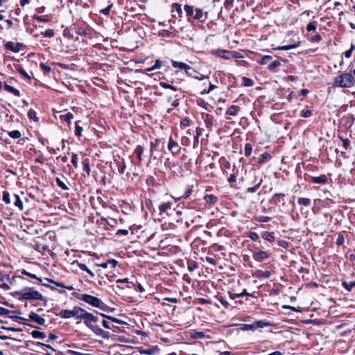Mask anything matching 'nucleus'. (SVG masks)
Wrapping results in <instances>:
<instances>
[{
	"label": "nucleus",
	"mask_w": 355,
	"mask_h": 355,
	"mask_svg": "<svg viewBox=\"0 0 355 355\" xmlns=\"http://www.w3.org/2000/svg\"><path fill=\"white\" fill-rule=\"evenodd\" d=\"M354 83V76L349 73H342L334 79V85L340 87H351Z\"/></svg>",
	"instance_id": "1"
},
{
	"label": "nucleus",
	"mask_w": 355,
	"mask_h": 355,
	"mask_svg": "<svg viewBox=\"0 0 355 355\" xmlns=\"http://www.w3.org/2000/svg\"><path fill=\"white\" fill-rule=\"evenodd\" d=\"M80 299L94 307L101 308L103 305V302L100 299L88 294L82 295Z\"/></svg>",
	"instance_id": "2"
},
{
	"label": "nucleus",
	"mask_w": 355,
	"mask_h": 355,
	"mask_svg": "<svg viewBox=\"0 0 355 355\" xmlns=\"http://www.w3.org/2000/svg\"><path fill=\"white\" fill-rule=\"evenodd\" d=\"M21 297L24 300H41L42 295L39 292L30 289L28 291L24 292Z\"/></svg>",
	"instance_id": "3"
},
{
	"label": "nucleus",
	"mask_w": 355,
	"mask_h": 355,
	"mask_svg": "<svg viewBox=\"0 0 355 355\" xmlns=\"http://www.w3.org/2000/svg\"><path fill=\"white\" fill-rule=\"evenodd\" d=\"M84 320L85 324L90 329L91 327H94V325L92 324V322H96L98 321V317L96 315H94L92 313H87L86 311H85L84 316L83 318Z\"/></svg>",
	"instance_id": "4"
},
{
	"label": "nucleus",
	"mask_w": 355,
	"mask_h": 355,
	"mask_svg": "<svg viewBox=\"0 0 355 355\" xmlns=\"http://www.w3.org/2000/svg\"><path fill=\"white\" fill-rule=\"evenodd\" d=\"M172 64L173 67L175 68H180L181 69H184L186 71V73L189 76H192V71L195 72V71L192 70L191 67L187 64L186 63L173 61Z\"/></svg>",
	"instance_id": "5"
},
{
	"label": "nucleus",
	"mask_w": 355,
	"mask_h": 355,
	"mask_svg": "<svg viewBox=\"0 0 355 355\" xmlns=\"http://www.w3.org/2000/svg\"><path fill=\"white\" fill-rule=\"evenodd\" d=\"M85 310L80 308H74L72 311H68V318H74L83 319Z\"/></svg>",
	"instance_id": "6"
},
{
	"label": "nucleus",
	"mask_w": 355,
	"mask_h": 355,
	"mask_svg": "<svg viewBox=\"0 0 355 355\" xmlns=\"http://www.w3.org/2000/svg\"><path fill=\"white\" fill-rule=\"evenodd\" d=\"M168 148L169 150L172 152L173 155H177L180 151V147L178 145V144L176 141H173L171 138H170L169 139Z\"/></svg>",
	"instance_id": "7"
},
{
	"label": "nucleus",
	"mask_w": 355,
	"mask_h": 355,
	"mask_svg": "<svg viewBox=\"0 0 355 355\" xmlns=\"http://www.w3.org/2000/svg\"><path fill=\"white\" fill-rule=\"evenodd\" d=\"M29 318L31 320L37 322L38 324L42 325L45 323V320L34 312H31Z\"/></svg>",
	"instance_id": "8"
},
{
	"label": "nucleus",
	"mask_w": 355,
	"mask_h": 355,
	"mask_svg": "<svg viewBox=\"0 0 355 355\" xmlns=\"http://www.w3.org/2000/svg\"><path fill=\"white\" fill-rule=\"evenodd\" d=\"M96 335L101 336L103 338H108V334L103 331L102 329L97 326L91 327L90 328Z\"/></svg>",
	"instance_id": "9"
},
{
	"label": "nucleus",
	"mask_w": 355,
	"mask_h": 355,
	"mask_svg": "<svg viewBox=\"0 0 355 355\" xmlns=\"http://www.w3.org/2000/svg\"><path fill=\"white\" fill-rule=\"evenodd\" d=\"M21 46H22L21 44L17 43L16 44H14L12 42H8L6 45V46L8 49H10L12 51L15 52V53L20 51V50L21 49Z\"/></svg>",
	"instance_id": "10"
},
{
	"label": "nucleus",
	"mask_w": 355,
	"mask_h": 355,
	"mask_svg": "<svg viewBox=\"0 0 355 355\" xmlns=\"http://www.w3.org/2000/svg\"><path fill=\"white\" fill-rule=\"evenodd\" d=\"M216 54L225 59H230L232 56V52L227 50H218L216 52Z\"/></svg>",
	"instance_id": "11"
},
{
	"label": "nucleus",
	"mask_w": 355,
	"mask_h": 355,
	"mask_svg": "<svg viewBox=\"0 0 355 355\" xmlns=\"http://www.w3.org/2000/svg\"><path fill=\"white\" fill-rule=\"evenodd\" d=\"M253 257L255 260L261 261L268 258V254L264 251H259L254 253Z\"/></svg>",
	"instance_id": "12"
},
{
	"label": "nucleus",
	"mask_w": 355,
	"mask_h": 355,
	"mask_svg": "<svg viewBox=\"0 0 355 355\" xmlns=\"http://www.w3.org/2000/svg\"><path fill=\"white\" fill-rule=\"evenodd\" d=\"M3 88L6 91L13 94L16 96H20V92L19 90H17L15 88H14L13 87L8 85L7 83H4Z\"/></svg>",
	"instance_id": "13"
},
{
	"label": "nucleus",
	"mask_w": 355,
	"mask_h": 355,
	"mask_svg": "<svg viewBox=\"0 0 355 355\" xmlns=\"http://www.w3.org/2000/svg\"><path fill=\"white\" fill-rule=\"evenodd\" d=\"M327 178L325 175H321L319 177H313L312 182L317 184H324L327 182Z\"/></svg>",
	"instance_id": "14"
},
{
	"label": "nucleus",
	"mask_w": 355,
	"mask_h": 355,
	"mask_svg": "<svg viewBox=\"0 0 355 355\" xmlns=\"http://www.w3.org/2000/svg\"><path fill=\"white\" fill-rule=\"evenodd\" d=\"M117 263L118 262L114 259H110V260L107 261L106 262L101 263L99 265V266H101L103 268H107L109 265H112V267L114 268L117 265Z\"/></svg>",
	"instance_id": "15"
},
{
	"label": "nucleus",
	"mask_w": 355,
	"mask_h": 355,
	"mask_svg": "<svg viewBox=\"0 0 355 355\" xmlns=\"http://www.w3.org/2000/svg\"><path fill=\"white\" fill-rule=\"evenodd\" d=\"M161 67H162V62H161V60H157L155 61V64L153 66H152L151 67L147 68L145 70L147 72H150V71H154L155 69H158Z\"/></svg>",
	"instance_id": "16"
},
{
	"label": "nucleus",
	"mask_w": 355,
	"mask_h": 355,
	"mask_svg": "<svg viewBox=\"0 0 355 355\" xmlns=\"http://www.w3.org/2000/svg\"><path fill=\"white\" fill-rule=\"evenodd\" d=\"M270 323L264 320H258L254 322V327L256 328H263L264 327L269 326Z\"/></svg>",
	"instance_id": "17"
},
{
	"label": "nucleus",
	"mask_w": 355,
	"mask_h": 355,
	"mask_svg": "<svg viewBox=\"0 0 355 355\" xmlns=\"http://www.w3.org/2000/svg\"><path fill=\"white\" fill-rule=\"evenodd\" d=\"M299 43L300 42L295 43V44H291V45L279 46V47L277 48V49L282 50V51H288V50H290V49H292L297 48L299 46Z\"/></svg>",
	"instance_id": "18"
},
{
	"label": "nucleus",
	"mask_w": 355,
	"mask_h": 355,
	"mask_svg": "<svg viewBox=\"0 0 355 355\" xmlns=\"http://www.w3.org/2000/svg\"><path fill=\"white\" fill-rule=\"evenodd\" d=\"M144 148L141 146H137L135 150V153L136 154L139 162L141 161V155L143 154Z\"/></svg>",
	"instance_id": "19"
},
{
	"label": "nucleus",
	"mask_w": 355,
	"mask_h": 355,
	"mask_svg": "<svg viewBox=\"0 0 355 355\" xmlns=\"http://www.w3.org/2000/svg\"><path fill=\"white\" fill-rule=\"evenodd\" d=\"M31 335L35 338H44L46 337V335L44 333L39 331H33L31 333Z\"/></svg>",
	"instance_id": "20"
},
{
	"label": "nucleus",
	"mask_w": 355,
	"mask_h": 355,
	"mask_svg": "<svg viewBox=\"0 0 355 355\" xmlns=\"http://www.w3.org/2000/svg\"><path fill=\"white\" fill-rule=\"evenodd\" d=\"M238 110H239V107L237 106L232 105L227 110V114H230V115L234 116V115H236L237 114Z\"/></svg>",
	"instance_id": "21"
},
{
	"label": "nucleus",
	"mask_w": 355,
	"mask_h": 355,
	"mask_svg": "<svg viewBox=\"0 0 355 355\" xmlns=\"http://www.w3.org/2000/svg\"><path fill=\"white\" fill-rule=\"evenodd\" d=\"M80 267V263L77 261H73L70 265V270L73 272H78Z\"/></svg>",
	"instance_id": "22"
},
{
	"label": "nucleus",
	"mask_w": 355,
	"mask_h": 355,
	"mask_svg": "<svg viewBox=\"0 0 355 355\" xmlns=\"http://www.w3.org/2000/svg\"><path fill=\"white\" fill-rule=\"evenodd\" d=\"M171 208L170 202L162 203L159 205V209L161 212H166L168 209Z\"/></svg>",
	"instance_id": "23"
},
{
	"label": "nucleus",
	"mask_w": 355,
	"mask_h": 355,
	"mask_svg": "<svg viewBox=\"0 0 355 355\" xmlns=\"http://www.w3.org/2000/svg\"><path fill=\"white\" fill-rule=\"evenodd\" d=\"M14 197L15 198V206L18 207L20 210H22L24 208L23 203L21 202L19 196L18 195L15 194Z\"/></svg>",
	"instance_id": "24"
},
{
	"label": "nucleus",
	"mask_w": 355,
	"mask_h": 355,
	"mask_svg": "<svg viewBox=\"0 0 355 355\" xmlns=\"http://www.w3.org/2000/svg\"><path fill=\"white\" fill-rule=\"evenodd\" d=\"M343 286L349 291H352V288L355 286V282H343Z\"/></svg>",
	"instance_id": "25"
},
{
	"label": "nucleus",
	"mask_w": 355,
	"mask_h": 355,
	"mask_svg": "<svg viewBox=\"0 0 355 355\" xmlns=\"http://www.w3.org/2000/svg\"><path fill=\"white\" fill-rule=\"evenodd\" d=\"M254 82L250 78L243 77L242 78V84L245 87L252 86L253 85Z\"/></svg>",
	"instance_id": "26"
},
{
	"label": "nucleus",
	"mask_w": 355,
	"mask_h": 355,
	"mask_svg": "<svg viewBox=\"0 0 355 355\" xmlns=\"http://www.w3.org/2000/svg\"><path fill=\"white\" fill-rule=\"evenodd\" d=\"M80 121H77L75 124V133L77 136H80L82 131H83V127L80 124Z\"/></svg>",
	"instance_id": "27"
},
{
	"label": "nucleus",
	"mask_w": 355,
	"mask_h": 355,
	"mask_svg": "<svg viewBox=\"0 0 355 355\" xmlns=\"http://www.w3.org/2000/svg\"><path fill=\"white\" fill-rule=\"evenodd\" d=\"M8 135L13 139H19L21 136V132L19 130L10 131Z\"/></svg>",
	"instance_id": "28"
},
{
	"label": "nucleus",
	"mask_w": 355,
	"mask_h": 355,
	"mask_svg": "<svg viewBox=\"0 0 355 355\" xmlns=\"http://www.w3.org/2000/svg\"><path fill=\"white\" fill-rule=\"evenodd\" d=\"M272 60L270 55H263L261 59L258 62L260 64H266L268 61Z\"/></svg>",
	"instance_id": "29"
},
{
	"label": "nucleus",
	"mask_w": 355,
	"mask_h": 355,
	"mask_svg": "<svg viewBox=\"0 0 355 355\" xmlns=\"http://www.w3.org/2000/svg\"><path fill=\"white\" fill-rule=\"evenodd\" d=\"M101 315L103 317L106 318L107 319L110 320H112V322H116V323H118V324H123V321H121V320L117 319V318H114V317H112V316L105 315V314H103V313H102V314H101Z\"/></svg>",
	"instance_id": "30"
},
{
	"label": "nucleus",
	"mask_w": 355,
	"mask_h": 355,
	"mask_svg": "<svg viewBox=\"0 0 355 355\" xmlns=\"http://www.w3.org/2000/svg\"><path fill=\"white\" fill-rule=\"evenodd\" d=\"M263 237L269 241H273L275 240V236L272 233L265 232L263 235Z\"/></svg>",
	"instance_id": "31"
},
{
	"label": "nucleus",
	"mask_w": 355,
	"mask_h": 355,
	"mask_svg": "<svg viewBox=\"0 0 355 355\" xmlns=\"http://www.w3.org/2000/svg\"><path fill=\"white\" fill-rule=\"evenodd\" d=\"M281 63L279 61H274L268 66V69L270 71H272L274 69L279 67Z\"/></svg>",
	"instance_id": "32"
},
{
	"label": "nucleus",
	"mask_w": 355,
	"mask_h": 355,
	"mask_svg": "<svg viewBox=\"0 0 355 355\" xmlns=\"http://www.w3.org/2000/svg\"><path fill=\"white\" fill-rule=\"evenodd\" d=\"M270 157V156L268 154V153H264V154H262L260 157V158L259 159V164H263L264 163L266 160L269 159Z\"/></svg>",
	"instance_id": "33"
},
{
	"label": "nucleus",
	"mask_w": 355,
	"mask_h": 355,
	"mask_svg": "<svg viewBox=\"0 0 355 355\" xmlns=\"http://www.w3.org/2000/svg\"><path fill=\"white\" fill-rule=\"evenodd\" d=\"M252 148L250 144H246L245 146V155L250 156L252 153Z\"/></svg>",
	"instance_id": "34"
},
{
	"label": "nucleus",
	"mask_w": 355,
	"mask_h": 355,
	"mask_svg": "<svg viewBox=\"0 0 355 355\" xmlns=\"http://www.w3.org/2000/svg\"><path fill=\"white\" fill-rule=\"evenodd\" d=\"M205 200L207 202L213 204L216 201L217 198L213 195H207L205 196Z\"/></svg>",
	"instance_id": "35"
},
{
	"label": "nucleus",
	"mask_w": 355,
	"mask_h": 355,
	"mask_svg": "<svg viewBox=\"0 0 355 355\" xmlns=\"http://www.w3.org/2000/svg\"><path fill=\"white\" fill-rule=\"evenodd\" d=\"M28 116L30 119H33L35 121H38V118L36 116V112L33 110H30L28 111Z\"/></svg>",
	"instance_id": "36"
},
{
	"label": "nucleus",
	"mask_w": 355,
	"mask_h": 355,
	"mask_svg": "<svg viewBox=\"0 0 355 355\" xmlns=\"http://www.w3.org/2000/svg\"><path fill=\"white\" fill-rule=\"evenodd\" d=\"M310 202H311V200H310V199H309V198H300L299 199V203H300V205H304V206H308V205H309Z\"/></svg>",
	"instance_id": "37"
},
{
	"label": "nucleus",
	"mask_w": 355,
	"mask_h": 355,
	"mask_svg": "<svg viewBox=\"0 0 355 355\" xmlns=\"http://www.w3.org/2000/svg\"><path fill=\"white\" fill-rule=\"evenodd\" d=\"M21 274H23V275H26V276H28V277H31V278H33V279H38L40 282H42V279H40V278L37 277V276H36L35 275H34V274H32V273H30V272H27L26 270H23L21 271Z\"/></svg>",
	"instance_id": "38"
},
{
	"label": "nucleus",
	"mask_w": 355,
	"mask_h": 355,
	"mask_svg": "<svg viewBox=\"0 0 355 355\" xmlns=\"http://www.w3.org/2000/svg\"><path fill=\"white\" fill-rule=\"evenodd\" d=\"M184 10L188 16H191L193 13V7L189 5L184 6Z\"/></svg>",
	"instance_id": "39"
},
{
	"label": "nucleus",
	"mask_w": 355,
	"mask_h": 355,
	"mask_svg": "<svg viewBox=\"0 0 355 355\" xmlns=\"http://www.w3.org/2000/svg\"><path fill=\"white\" fill-rule=\"evenodd\" d=\"M261 182H262V180H261L259 181V182L256 186H254L253 187H249L248 189V192H249V193H254V192L257 191V189L259 188V187H260V185L261 184Z\"/></svg>",
	"instance_id": "40"
},
{
	"label": "nucleus",
	"mask_w": 355,
	"mask_h": 355,
	"mask_svg": "<svg viewBox=\"0 0 355 355\" xmlns=\"http://www.w3.org/2000/svg\"><path fill=\"white\" fill-rule=\"evenodd\" d=\"M40 67L43 70L44 73H48L51 71V67L46 64L41 63Z\"/></svg>",
	"instance_id": "41"
},
{
	"label": "nucleus",
	"mask_w": 355,
	"mask_h": 355,
	"mask_svg": "<svg viewBox=\"0 0 355 355\" xmlns=\"http://www.w3.org/2000/svg\"><path fill=\"white\" fill-rule=\"evenodd\" d=\"M71 164L75 168L78 166V155L76 154H73L71 156Z\"/></svg>",
	"instance_id": "42"
},
{
	"label": "nucleus",
	"mask_w": 355,
	"mask_h": 355,
	"mask_svg": "<svg viewBox=\"0 0 355 355\" xmlns=\"http://www.w3.org/2000/svg\"><path fill=\"white\" fill-rule=\"evenodd\" d=\"M3 200L6 203L9 204L10 202V195L7 191H4L3 193Z\"/></svg>",
	"instance_id": "43"
},
{
	"label": "nucleus",
	"mask_w": 355,
	"mask_h": 355,
	"mask_svg": "<svg viewBox=\"0 0 355 355\" xmlns=\"http://www.w3.org/2000/svg\"><path fill=\"white\" fill-rule=\"evenodd\" d=\"M11 311L3 307H0V315H9Z\"/></svg>",
	"instance_id": "44"
},
{
	"label": "nucleus",
	"mask_w": 355,
	"mask_h": 355,
	"mask_svg": "<svg viewBox=\"0 0 355 355\" xmlns=\"http://www.w3.org/2000/svg\"><path fill=\"white\" fill-rule=\"evenodd\" d=\"M203 12L200 9L196 10V15H194V18L196 19H200L202 17Z\"/></svg>",
	"instance_id": "45"
},
{
	"label": "nucleus",
	"mask_w": 355,
	"mask_h": 355,
	"mask_svg": "<svg viewBox=\"0 0 355 355\" xmlns=\"http://www.w3.org/2000/svg\"><path fill=\"white\" fill-rule=\"evenodd\" d=\"M192 336L195 338H203L205 337V334L201 331H196L193 334Z\"/></svg>",
	"instance_id": "46"
},
{
	"label": "nucleus",
	"mask_w": 355,
	"mask_h": 355,
	"mask_svg": "<svg viewBox=\"0 0 355 355\" xmlns=\"http://www.w3.org/2000/svg\"><path fill=\"white\" fill-rule=\"evenodd\" d=\"M155 349H143L141 351V354L151 355L155 352Z\"/></svg>",
	"instance_id": "47"
},
{
	"label": "nucleus",
	"mask_w": 355,
	"mask_h": 355,
	"mask_svg": "<svg viewBox=\"0 0 355 355\" xmlns=\"http://www.w3.org/2000/svg\"><path fill=\"white\" fill-rule=\"evenodd\" d=\"M160 86L164 87V88H166V89H173L174 91L176 90L175 88L173 86H172V85H169L168 83H163V82L160 83Z\"/></svg>",
	"instance_id": "48"
},
{
	"label": "nucleus",
	"mask_w": 355,
	"mask_h": 355,
	"mask_svg": "<svg viewBox=\"0 0 355 355\" xmlns=\"http://www.w3.org/2000/svg\"><path fill=\"white\" fill-rule=\"evenodd\" d=\"M311 115V112L310 110H302L301 112L300 116L302 117H309Z\"/></svg>",
	"instance_id": "49"
},
{
	"label": "nucleus",
	"mask_w": 355,
	"mask_h": 355,
	"mask_svg": "<svg viewBox=\"0 0 355 355\" xmlns=\"http://www.w3.org/2000/svg\"><path fill=\"white\" fill-rule=\"evenodd\" d=\"M306 29L308 31H314L316 29V26H315V24L313 23H309L307 25Z\"/></svg>",
	"instance_id": "50"
},
{
	"label": "nucleus",
	"mask_w": 355,
	"mask_h": 355,
	"mask_svg": "<svg viewBox=\"0 0 355 355\" xmlns=\"http://www.w3.org/2000/svg\"><path fill=\"white\" fill-rule=\"evenodd\" d=\"M249 237L254 241H256L259 239V236L256 232H250L249 234Z\"/></svg>",
	"instance_id": "51"
},
{
	"label": "nucleus",
	"mask_w": 355,
	"mask_h": 355,
	"mask_svg": "<svg viewBox=\"0 0 355 355\" xmlns=\"http://www.w3.org/2000/svg\"><path fill=\"white\" fill-rule=\"evenodd\" d=\"M83 170L87 173V175L89 174L90 168L88 163L83 162Z\"/></svg>",
	"instance_id": "52"
},
{
	"label": "nucleus",
	"mask_w": 355,
	"mask_h": 355,
	"mask_svg": "<svg viewBox=\"0 0 355 355\" xmlns=\"http://www.w3.org/2000/svg\"><path fill=\"white\" fill-rule=\"evenodd\" d=\"M56 182H57L58 184L60 187H62L63 189H67V186L64 184V183L63 182H62V181L60 180V178H56Z\"/></svg>",
	"instance_id": "53"
},
{
	"label": "nucleus",
	"mask_w": 355,
	"mask_h": 355,
	"mask_svg": "<svg viewBox=\"0 0 355 355\" xmlns=\"http://www.w3.org/2000/svg\"><path fill=\"white\" fill-rule=\"evenodd\" d=\"M60 112H56V114H55V116L57 118L58 117V115L57 114H59V117L60 119L64 121H67V114H60Z\"/></svg>",
	"instance_id": "54"
},
{
	"label": "nucleus",
	"mask_w": 355,
	"mask_h": 355,
	"mask_svg": "<svg viewBox=\"0 0 355 355\" xmlns=\"http://www.w3.org/2000/svg\"><path fill=\"white\" fill-rule=\"evenodd\" d=\"M18 71L24 77L29 78L30 76L28 75V73L26 72V71L23 68L18 69Z\"/></svg>",
	"instance_id": "55"
},
{
	"label": "nucleus",
	"mask_w": 355,
	"mask_h": 355,
	"mask_svg": "<svg viewBox=\"0 0 355 355\" xmlns=\"http://www.w3.org/2000/svg\"><path fill=\"white\" fill-rule=\"evenodd\" d=\"M270 218L268 216H260V217H259L258 220L259 222L266 223V222H268L270 220Z\"/></svg>",
	"instance_id": "56"
},
{
	"label": "nucleus",
	"mask_w": 355,
	"mask_h": 355,
	"mask_svg": "<svg viewBox=\"0 0 355 355\" xmlns=\"http://www.w3.org/2000/svg\"><path fill=\"white\" fill-rule=\"evenodd\" d=\"M352 51H353V46H352L351 49H349V50H347L345 52V56L346 58H350L352 54Z\"/></svg>",
	"instance_id": "57"
},
{
	"label": "nucleus",
	"mask_w": 355,
	"mask_h": 355,
	"mask_svg": "<svg viewBox=\"0 0 355 355\" xmlns=\"http://www.w3.org/2000/svg\"><path fill=\"white\" fill-rule=\"evenodd\" d=\"M125 164L124 163H122L121 165H119L118 170H119V173H123L125 171Z\"/></svg>",
	"instance_id": "58"
},
{
	"label": "nucleus",
	"mask_w": 355,
	"mask_h": 355,
	"mask_svg": "<svg viewBox=\"0 0 355 355\" xmlns=\"http://www.w3.org/2000/svg\"><path fill=\"white\" fill-rule=\"evenodd\" d=\"M206 260H207V262L210 263L212 265H216V260L214 258H212V257H207L206 258Z\"/></svg>",
	"instance_id": "59"
},
{
	"label": "nucleus",
	"mask_w": 355,
	"mask_h": 355,
	"mask_svg": "<svg viewBox=\"0 0 355 355\" xmlns=\"http://www.w3.org/2000/svg\"><path fill=\"white\" fill-rule=\"evenodd\" d=\"M214 87L215 86L214 85L210 84L209 89H207V90L205 89L204 91L202 92V94H209L214 88Z\"/></svg>",
	"instance_id": "60"
},
{
	"label": "nucleus",
	"mask_w": 355,
	"mask_h": 355,
	"mask_svg": "<svg viewBox=\"0 0 355 355\" xmlns=\"http://www.w3.org/2000/svg\"><path fill=\"white\" fill-rule=\"evenodd\" d=\"M322 40V37L320 35H315L312 37V41L319 42Z\"/></svg>",
	"instance_id": "61"
},
{
	"label": "nucleus",
	"mask_w": 355,
	"mask_h": 355,
	"mask_svg": "<svg viewBox=\"0 0 355 355\" xmlns=\"http://www.w3.org/2000/svg\"><path fill=\"white\" fill-rule=\"evenodd\" d=\"M103 327H104L105 328H107V329H112V327L110 325L109 322H108L107 320H104L103 321Z\"/></svg>",
	"instance_id": "62"
},
{
	"label": "nucleus",
	"mask_w": 355,
	"mask_h": 355,
	"mask_svg": "<svg viewBox=\"0 0 355 355\" xmlns=\"http://www.w3.org/2000/svg\"><path fill=\"white\" fill-rule=\"evenodd\" d=\"M255 329V327H254V323L252 324H245L244 329L245 330H250Z\"/></svg>",
	"instance_id": "63"
},
{
	"label": "nucleus",
	"mask_w": 355,
	"mask_h": 355,
	"mask_svg": "<svg viewBox=\"0 0 355 355\" xmlns=\"http://www.w3.org/2000/svg\"><path fill=\"white\" fill-rule=\"evenodd\" d=\"M343 146L345 149H347L349 146V141L348 139H344L343 140Z\"/></svg>",
	"instance_id": "64"
}]
</instances>
